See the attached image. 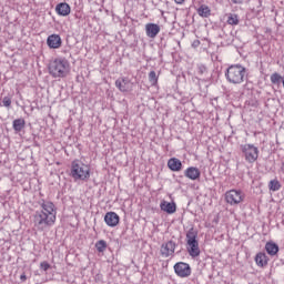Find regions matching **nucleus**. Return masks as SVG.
<instances>
[{
  "instance_id": "obj_1",
  "label": "nucleus",
  "mask_w": 284,
  "mask_h": 284,
  "mask_svg": "<svg viewBox=\"0 0 284 284\" xmlns=\"http://www.w3.org/2000/svg\"><path fill=\"white\" fill-rule=\"evenodd\" d=\"M40 211H37L34 214V227L39 232H44L52 227L57 221V211L54 210V203L50 201L42 200L40 202Z\"/></svg>"
},
{
  "instance_id": "obj_2",
  "label": "nucleus",
  "mask_w": 284,
  "mask_h": 284,
  "mask_svg": "<svg viewBox=\"0 0 284 284\" xmlns=\"http://www.w3.org/2000/svg\"><path fill=\"white\" fill-rule=\"evenodd\" d=\"M225 78L233 85H241L247 80V69L241 64H232L225 71Z\"/></svg>"
},
{
  "instance_id": "obj_3",
  "label": "nucleus",
  "mask_w": 284,
  "mask_h": 284,
  "mask_svg": "<svg viewBox=\"0 0 284 284\" xmlns=\"http://www.w3.org/2000/svg\"><path fill=\"white\" fill-rule=\"evenodd\" d=\"M49 74L53 79H64L70 74V62L65 58H57L49 63Z\"/></svg>"
},
{
  "instance_id": "obj_4",
  "label": "nucleus",
  "mask_w": 284,
  "mask_h": 284,
  "mask_svg": "<svg viewBox=\"0 0 284 284\" xmlns=\"http://www.w3.org/2000/svg\"><path fill=\"white\" fill-rule=\"evenodd\" d=\"M70 175L73 181H88L90 179V166L79 160H74L71 163Z\"/></svg>"
},
{
  "instance_id": "obj_5",
  "label": "nucleus",
  "mask_w": 284,
  "mask_h": 284,
  "mask_svg": "<svg viewBox=\"0 0 284 284\" xmlns=\"http://www.w3.org/2000/svg\"><path fill=\"white\" fill-rule=\"evenodd\" d=\"M196 236H199V233L194 229H190L186 233L187 252L192 258L201 256V248L199 247Z\"/></svg>"
},
{
  "instance_id": "obj_6",
  "label": "nucleus",
  "mask_w": 284,
  "mask_h": 284,
  "mask_svg": "<svg viewBox=\"0 0 284 284\" xmlns=\"http://www.w3.org/2000/svg\"><path fill=\"white\" fill-rule=\"evenodd\" d=\"M240 150L246 163H256L258 160V148L254 144H242Z\"/></svg>"
},
{
  "instance_id": "obj_7",
  "label": "nucleus",
  "mask_w": 284,
  "mask_h": 284,
  "mask_svg": "<svg viewBox=\"0 0 284 284\" xmlns=\"http://www.w3.org/2000/svg\"><path fill=\"white\" fill-rule=\"evenodd\" d=\"M245 195L242 191L231 190L225 193V201L229 205H239V203H243Z\"/></svg>"
},
{
  "instance_id": "obj_8",
  "label": "nucleus",
  "mask_w": 284,
  "mask_h": 284,
  "mask_svg": "<svg viewBox=\"0 0 284 284\" xmlns=\"http://www.w3.org/2000/svg\"><path fill=\"white\" fill-rule=\"evenodd\" d=\"M173 270L180 278H187V276L192 275V267L185 262L175 263Z\"/></svg>"
},
{
  "instance_id": "obj_9",
  "label": "nucleus",
  "mask_w": 284,
  "mask_h": 284,
  "mask_svg": "<svg viewBox=\"0 0 284 284\" xmlns=\"http://www.w3.org/2000/svg\"><path fill=\"white\" fill-rule=\"evenodd\" d=\"M174 250H176V243L169 241L161 245L160 252L164 258H170V256H174Z\"/></svg>"
},
{
  "instance_id": "obj_10",
  "label": "nucleus",
  "mask_w": 284,
  "mask_h": 284,
  "mask_svg": "<svg viewBox=\"0 0 284 284\" xmlns=\"http://www.w3.org/2000/svg\"><path fill=\"white\" fill-rule=\"evenodd\" d=\"M145 32L149 39H156V36L159 34V32H161V27L156 23H146Z\"/></svg>"
},
{
  "instance_id": "obj_11",
  "label": "nucleus",
  "mask_w": 284,
  "mask_h": 284,
  "mask_svg": "<svg viewBox=\"0 0 284 284\" xmlns=\"http://www.w3.org/2000/svg\"><path fill=\"white\" fill-rule=\"evenodd\" d=\"M63 41L61 40V36L59 34H51L47 39V45L51 48L52 50H57L61 47Z\"/></svg>"
},
{
  "instance_id": "obj_12",
  "label": "nucleus",
  "mask_w": 284,
  "mask_h": 284,
  "mask_svg": "<svg viewBox=\"0 0 284 284\" xmlns=\"http://www.w3.org/2000/svg\"><path fill=\"white\" fill-rule=\"evenodd\" d=\"M115 87L120 92H130L132 90V83L125 78H120L115 81Z\"/></svg>"
},
{
  "instance_id": "obj_13",
  "label": "nucleus",
  "mask_w": 284,
  "mask_h": 284,
  "mask_svg": "<svg viewBox=\"0 0 284 284\" xmlns=\"http://www.w3.org/2000/svg\"><path fill=\"white\" fill-rule=\"evenodd\" d=\"M184 176H186V179H190L191 181H196L201 179V171L199 170V168L191 166L184 171Z\"/></svg>"
},
{
  "instance_id": "obj_14",
  "label": "nucleus",
  "mask_w": 284,
  "mask_h": 284,
  "mask_svg": "<svg viewBox=\"0 0 284 284\" xmlns=\"http://www.w3.org/2000/svg\"><path fill=\"white\" fill-rule=\"evenodd\" d=\"M119 215L114 212H108L104 216V222L109 227H116L119 225Z\"/></svg>"
},
{
  "instance_id": "obj_15",
  "label": "nucleus",
  "mask_w": 284,
  "mask_h": 284,
  "mask_svg": "<svg viewBox=\"0 0 284 284\" xmlns=\"http://www.w3.org/2000/svg\"><path fill=\"white\" fill-rule=\"evenodd\" d=\"M55 12L60 17H68L71 12L70 4H68V2L58 3L57 7H55Z\"/></svg>"
},
{
  "instance_id": "obj_16",
  "label": "nucleus",
  "mask_w": 284,
  "mask_h": 284,
  "mask_svg": "<svg viewBox=\"0 0 284 284\" xmlns=\"http://www.w3.org/2000/svg\"><path fill=\"white\" fill-rule=\"evenodd\" d=\"M168 168L171 169L172 172H181V170H183V163L176 158H171L168 161Z\"/></svg>"
},
{
  "instance_id": "obj_17",
  "label": "nucleus",
  "mask_w": 284,
  "mask_h": 284,
  "mask_svg": "<svg viewBox=\"0 0 284 284\" xmlns=\"http://www.w3.org/2000/svg\"><path fill=\"white\" fill-rule=\"evenodd\" d=\"M160 209L162 210V212H166V214H174V212H176V203L162 201L160 204Z\"/></svg>"
},
{
  "instance_id": "obj_18",
  "label": "nucleus",
  "mask_w": 284,
  "mask_h": 284,
  "mask_svg": "<svg viewBox=\"0 0 284 284\" xmlns=\"http://www.w3.org/2000/svg\"><path fill=\"white\" fill-rule=\"evenodd\" d=\"M267 261L270 260L267 258V255L263 252L257 253L255 256V263L258 267H265L267 265Z\"/></svg>"
},
{
  "instance_id": "obj_19",
  "label": "nucleus",
  "mask_w": 284,
  "mask_h": 284,
  "mask_svg": "<svg viewBox=\"0 0 284 284\" xmlns=\"http://www.w3.org/2000/svg\"><path fill=\"white\" fill-rule=\"evenodd\" d=\"M265 250L270 256H276L278 254V245L274 242H267Z\"/></svg>"
},
{
  "instance_id": "obj_20",
  "label": "nucleus",
  "mask_w": 284,
  "mask_h": 284,
  "mask_svg": "<svg viewBox=\"0 0 284 284\" xmlns=\"http://www.w3.org/2000/svg\"><path fill=\"white\" fill-rule=\"evenodd\" d=\"M199 17H202L203 19H207L212 16V10L206 4H202L197 9Z\"/></svg>"
},
{
  "instance_id": "obj_21",
  "label": "nucleus",
  "mask_w": 284,
  "mask_h": 284,
  "mask_svg": "<svg viewBox=\"0 0 284 284\" xmlns=\"http://www.w3.org/2000/svg\"><path fill=\"white\" fill-rule=\"evenodd\" d=\"M226 17H227L226 22H227L229 26H239L240 20H239V16L237 14H235V13H227Z\"/></svg>"
},
{
  "instance_id": "obj_22",
  "label": "nucleus",
  "mask_w": 284,
  "mask_h": 284,
  "mask_svg": "<svg viewBox=\"0 0 284 284\" xmlns=\"http://www.w3.org/2000/svg\"><path fill=\"white\" fill-rule=\"evenodd\" d=\"M23 128H26V120L17 119L13 121V130L16 132H21V130H23Z\"/></svg>"
},
{
  "instance_id": "obj_23",
  "label": "nucleus",
  "mask_w": 284,
  "mask_h": 284,
  "mask_svg": "<svg viewBox=\"0 0 284 284\" xmlns=\"http://www.w3.org/2000/svg\"><path fill=\"white\" fill-rule=\"evenodd\" d=\"M271 83H273V85H281V83H283V77L275 72L271 75Z\"/></svg>"
},
{
  "instance_id": "obj_24",
  "label": "nucleus",
  "mask_w": 284,
  "mask_h": 284,
  "mask_svg": "<svg viewBox=\"0 0 284 284\" xmlns=\"http://www.w3.org/2000/svg\"><path fill=\"white\" fill-rule=\"evenodd\" d=\"M268 187L272 192H278V190H281V182H278V180H272Z\"/></svg>"
},
{
  "instance_id": "obj_25",
  "label": "nucleus",
  "mask_w": 284,
  "mask_h": 284,
  "mask_svg": "<svg viewBox=\"0 0 284 284\" xmlns=\"http://www.w3.org/2000/svg\"><path fill=\"white\" fill-rule=\"evenodd\" d=\"M95 247L98 252H105V248L108 247V243L103 240H100L95 243Z\"/></svg>"
},
{
  "instance_id": "obj_26",
  "label": "nucleus",
  "mask_w": 284,
  "mask_h": 284,
  "mask_svg": "<svg viewBox=\"0 0 284 284\" xmlns=\"http://www.w3.org/2000/svg\"><path fill=\"white\" fill-rule=\"evenodd\" d=\"M2 104L4 105V108H10V105H12V99L4 97L2 100Z\"/></svg>"
},
{
  "instance_id": "obj_27",
  "label": "nucleus",
  "mask_w": 284,
  "mask_h": 284,
  "mask_svg": "<svg viewBox=\"0 0 284 284\" xmlns=\"http://www.w3.org/2000/svg\"><path fill=\"white\" fill-rule=\"evenodd\" d=\"M149 80H150L151 83H156V72L151 71L149 73Z\"/></svg>"
},
{
  "instance_id": "obj_28",
  "label": "nucleus",
  "mask_w": 284,
  "mask_h": 284,
  "mask_svg": "<svg viewBox=\"0 0 284 284\" xmlns=\"http://www.w3.org/2000/svg\"><path fill=\"white\" fill-rule=\"evenodd\" d=\"M197 72H199V74H205V72H207V68L203 64H200L197 67Z\"/></svg>"
},
{
  "instance_id": "obj_29",
  "label": "nucleus",
  "mask_w": 284,
  "mask_h": 284,
  "mask_svg": "<svg viewBox=\"0 0 284 284\" xmlns=\"http://www.w3.org/2000/svg\"><path fill=\"white\" fill-rule=\"evenodd\" d=\"M41 270H43L44 272H48V270H50V264L48 262H42L40 264Z\"/></svg>"
},
{
  "instance_id": "obj_30",
  "label": "nucleus",
  "mask_w": 284,
  "mask_h": 284,
  "mask_svg": "<svg viewBox=\"0 0 284 284\" xmlns=\"http://www.w3.org/2000/svg\"><path fill=\"white\" fill-rule=\"evenodd\" d=\"M27 276H26V274H22L21 276H20V281H27Z\"/></svg>"
},
{
  "instance_id": "obj_31",
  "label": "nucleus",
  "mask_w": 284,
  "mask_h": 284,
  "mask_svg": "<svg viewBox=\"0 0 284 284\" xmlns=\"http://www.w3.org/2000/svg\"><path fill=\"white\" fill-rule=\"evenodd\" d=\"M234 3H243V0H232Z\"/></svg>"
},
{
  "instance_id": "obj_32",
  "label": "nucleus",
  "mask_w": 284,
  "mask_h": 284,
  "mask_svg": "<svg viewBox=\"0 0 284 284\" xmlns=\"http://www.w3.org/2000/svg\"><path fill=\"white\" fill-rule=\"evenodd\" d=\"M175 1V3H183V1H185V0H174Z\"/></svg>"
},
{
  "instance_id": "obj_33",
  "label": "nucleus",
  "mask_w": 284,
  "mask_h": 284,
  "mask_svg": "<svg viewBox=\"0 0 284 284\" xmlns=\"http://www.w3.org/2000/svg\"><path fill=\"white\" fill-rule=\"evenodd\" d=\"M201 43L199 40L193 43V45H199Z\"/></svg>"
},
{
  "instance_id": "obj_34",
  "label": "nucleus",
  "mask_w": 284,
  "mask_h": 284,
  "mask_svg": "<svg viewBox=\"0 0 284 284\" xmlns=\"http://www.w3.org/2000/svg\"><path fill=\"white\" fill-rule=\"evenodd\" d=\"M281 170L284 173V162L282 163Z\"/></svg>"
}]
</instances>
